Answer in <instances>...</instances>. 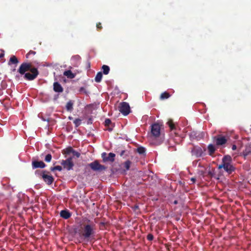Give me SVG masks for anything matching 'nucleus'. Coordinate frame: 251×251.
<instances>
[{
  "mask_svg": "<svg viewBox=\"0 0 251 251\" xmlns=\"http://www.w3.org/2000/svg\"><path fill=\"white\" fill-rule=\"evenodd\" d=\"M100 229H103L105 228V223L101 222L100 224Z\"/></svg>",
  "mask_w": 251,
  "mask_h": 251,
  "instance_id": "35",
  "label": "nucleus"
},
{
  "mask_svg": "<svg viewBox=\"0 0 251 251\" xmlns=\"http://www.w3.org/2000/svg\"><path fill=\"white\" fill-rule=\"evenodd\" d=\"M192 155H194L197 157H200L203 153L202 150L199 147H194L191 150Z\"/></svg>",
  "mask_w": 251,
  "mask_h": 251,
  "instance_id": "12",
  "label": "nucleus"
},
{
  "mask_svg": "<svg viewBox=\"0 0 251 251\" xmlns=\"http://www.w3.org/2000/svg\"><path fill=\"white\" fill-rule=\"evenodd\" d=\"M81 228L84 232L82 235H92L96 229L95 222L86 219L81 225Z\"/></svg>",
  "mask_w": 251,
  "mask_h": 251,
  "instance_id": "2",
  "label": "nucleus"
},
{
  "mask_svg": "<svg viewBox=\"0 0 251 251\" xmlns=\"http://www.w3.org/2000/svg\"><path fill=\"white\" fill-rule=\"evenodd\" d=\"M137 151V152L140 154H144L145 152V149L144 147H142L138 148Z\"/></svg>",
  "mask_w": 251,
  "mask_h": 251,
  "instance_id": "29",
  "label": "nucleus"
},
{
  "mask_svg": "<svg viewBox=\"0 0 251 251\" xmlns=\"http://www.w3.org/2000/svg\"><path fill=\"white\" fill-rule=\"evenodd\" d=\"M79 92H83L85 94L87 93L86 92V91L85 90V89L84 88V87H81L80 89H79Z\"/></svg>",
  "mask_w": 251,
  "mask_h": 251,
  "instance_id": "38",
  "label": "nucleus"
},
{
  "mask_svg": "<svg viewBox=\"0 0 251 251\" xmlns=\"http://www.w3.org/2000/svg\"><path fill=\"white\" fill-rule=\"evenodd\" d=\"M174 203L176 204L177 203V201H175L174 202Z\"/></svg>",
  "mask_w": 251,
  "mask_h": 251,
  "instance_id": "47",
  "label": "nucleus"
},
{
  "mask_svg": "<svg viewBox=\"0 0 251 251\" xmlns=\"http://www.w3.org/2000/svg\"><path fill=\"white\" fill-rule=\"evenodd\" d=\"M162 125L158 123H154L151 125V137L154 139L159 138L157 144H160L164 139V134L161 132V128Z\"/></svg>",
  "mask_w": 251,
  "mask_h": 251,
  "instance_id": "4",
  "label": "nucleus"
},
{
  "mask_svg": "<svg viewBox=\"0 0 251 251\" xmlns=\"http://www.w3.org/2000/svg\"><path fill=\"white\" fill-rule=\"evenodd\" d=\"M3 56H4V54H0V58L2 57Z\"/></svg>",
  "mask_w": 251,
  "mask_h": 251,
  "instance_id": "46",
  "label": "nucleus"
},
{
  "mask_svg": "<svg viewBox=\"0 0 251 251\" xmlns=\"http://www.w3.org/2000/svg\"><path fill=\"white\" fill-rule=\"evenodd\" d=\"M88 165L94 171L100 172L106 169V167L100 164L98 160H95Z\"/></svg>",
  "mask_w": 251,
  "mask_h": 251,
  "instance_id": "8",
  "label": "nucleus"
},
{
  "mask_svg": "<svg viewBox=\"0 0 251 251\" xmlns=\"http://www.w3.org/2000/svg\"><path fill=\"white\" fill-rule=\"evenodd\" d=\"M61 164L63 166L64 169L67 171L73 170L74 166V163L73 161V158L70 157L66 160H62L61 162Z\"/></svg>",
  "mask_w": 251,
  "mask_h": 251,
  "instance_id": "6",
  "label": "nucleus"
},
{
  "mask_svg": "<svg viewBox=\"0 0 251 251\" xmlns=\"http://www.w3.org/2000/svg\"><path fill=\"white\" fill-rule=\"evenodd\" d=\"M62 168L60 166H56L55 167H51L50 168V170L52 172H54L56 170L61 171H62Z\"/></svg>",
  "mask_w": 251,
  "mask_h": 251,
  "instance_id": "27",
  "label": "nucleus"
},
{
  "mask_svg": "<svg viewBox=\"0 0 251 251\" xmlns=\"http://www.w3.org/2000/svg\"><path fill=\"white\" fill-rule=\"evenodd\" d=\"M52 156L51 154H48L46 155L45 158V161L47 162H50L51 160Z\"/></svg>",
  "mask_w": 251,
  "mask_h": 251,
  "instance_id": "28",
  "label": "nucleus"
},
{
  "mask_svg": "<svg viewBox=\"0 0 251 251\" xmlns=\"http://www.w3.org/2000/svg\"><path fill=\"white\" fill-rule=\"evenodd\" d=\"M102 77V74L101 72H98L95 78V80L97 82H100Z\"/></svg>",
  "mask_w": 251,
  "mask_h": 251,
  "instance_id": "20",
  "label": "nucleus"
},
{
  "mask_svg": "<svg viewBox=\"0 0 251 251\" xmlns=\"http://www.w3.org/2000/svg\"><path fill=\"white\" fill-rule=\"evenodd\" d=\"M35 174L40 175L44 181L48 185L51 184L54 181L53 177L51 175H50L49 172L46 170L42 172L37 170L35 171Z\"/></svg>",
  "mask_w": 251,
  "mask_h": 251,
  "instance_id": "5",
  "label": "nucleus"
},
{
  "mask_svg": "<svg viewBox=\"0 0 251 251\" xmlns=\"http://www.w3.org/2000/svg\"><path fill=\"white\" fill-rule=\"evenodd\" d=\"M208 154L212 155L215 151L216 149L215 146L212 144H209L207 147Z\"/></svg>",
  "mask_w": 251,
  "mask_h": 251,
  "instance_id": "15",
  "label": "nucleus"
},
{
  "mask_svg": "<svg viewBox=\"0 0 251 251\" xmlns=\"http://www.w3.org/2000/svg\"><path fill=\"white\" fill-rule=\"evenodd\" d=\"M32 168L33 169L37 168H44L46 167V165L42 161L33 160L32 161Z\"/></svg>",
  "mask_w": 251,
  "mask_h": 251,
  "instance_id": "11",
  "label": "nucleus"
},
{
  "mask_svg": "<svg viewBox=\"0 0 251 251\" xmlns=\"http://www.w3.org/2000/svg\"><path fill=\"white\" fill-rule=\"evenodd\" d=\"M111 124V121L109 119H105L104 124L106 126H109Z\"/></svg>",
  "mask_w": 251,
  "mask_h": 251,
  "instance_id": "31",
  "label": "nucleus"
},
{
  "mask_svg": "<svg viewBox=\"0 0 251 251\" xmlns=\"http://www.w3.org/2000/svg\"><path fill=\"white\" fill-rule=\"evenodd\" d=\"M74 123L75 124V126L77 127L81 124V120L79 119H76L74 120Z\"/></svg>",
  "mask_w": 251,
  "mask_h": 251,
  "instance_id": "30",
  "label": "nucleus"
},
{
  "mask_svg": "<svg viewBox=\"0 0 251 251\" xmlns=\"http://www.w3.org/2000/svg\"><path fill=\"white\" fill-rule=\"evenodd\" d=\"M108 130L109 131H111L112 130V127H108Z\"/></svg>",
  "mask_w": 251,
  "mask_h": 251,
  "instance_id": "44",
  "label": "nucleus"
},
{
  "mask_svg": "<svg viewBox=\"0 0 251 251\" xmlns=\"http://www.w3.org/2000/svg\"><path fill=\"white\" fill-rule=\"evenodd\" d=\"M148 235L151 236V235H152L151 234H148Z\"/></svg>",
  "mask_w": 251,
  "mask_h": 251,
  "instance_id": "48",
  "label": "nucleus"
},
{
  "mask_svg": "<svg viewBox=\"0 0 251 251\" xmlns=\"http://www.w3.org/2000/svg\"><path fill=\"white\" fill-rule=\"evenodd\" d=\"M125 152H126V151H125V150H123V151H122L120 152V155L121 156H123L124 155V154H125Z\"/></svg>",
  "mask_w": 251,
  "mask_h": 251,
  "instance_id": "39",
  "label": "nucleus"
},
{
  "mask_svg": "<svg viewBox=\"0 0 251 251\" xmlns=\"http://www.w3.org/2000/svg\"><path fill=\"white\" fill-rule=\"evenodd\" d=\"M80 58V57L78 55L73 56L72 57V59H75V60H79Z\"/></svg>",
  "mask_w": 251,
  "mask_h": 251,
  "instance_id": "37",
  "label": "nucleus"
},
{
  "mask_svg": "<svg viewBox=\"0 0 251 251\" xmlns=\"http://www.w3.org/2000/svg\"><path fill=\"white\" fill-rule=\"evenodd\" d=\"M16 78L18 77V75H16Z\"/></svg>",
  "mask_w": 251,
  "mask_h": 251,
  "instance_id": "49",
  "label": "nucleus"
},
{
  "mask_svg": "<svg viewBox=\"0 0 251 251\" xmlns=\"http://www.w3.org/2000/svg\"><path fill=\"white\" fill-rule=\"evenodd\" d=\"M147 239L150 241H152L153 239V237L154 236H147Z\"/></svg>",
  "mask_w": 251,
  "mask_h": 251,
  "instance_id": "40",
  "label": "nucleus"
},
{
  "mask_svg": "<svg viewBox=\"0 0 251 251\" xmlns=\"http://www.w3.org/2000/svg\"><path fill=\"white\" fill-rule=\"evenodd\" d=\"M223 168L229 175L235 170V168L232 164V159L230 155H225L222 159V162L218 166V169Z\"/></svg>",
  "mask_w": 251,
  "mask_h": 251,
  "instance_id": "3",
  "label": "nucleus"
},
{
  "mask_svg": "<svg viewBox=\"0 0 251 251\" xmlns=\"http://www.w3.org/2000/svg\"><path fill=\"white\" fill-rule=\"evenodd\" d=\"M131 164V162L130 161L126 160L122 164L124 166V168H125V169H126L124 170V172H125L126 171H127L129 169Z\"/></svg>",
  "mask_w": 251,
  "mask_h": 251,
  "instance_id": "19",
  "label": "nucleus"
},
{
  "mask_svg": "<svg viewBox=\"0 0 251 251\" xmlns=\"http://www.w3.org/2000/svg\"><path fill=\"white\" fill-rule=\"evenodd\" d=\"M247 152H248V153H251V150H248V151H247Z\"/></svg>",
  "mask_w": 251,
  "mask_h": 251,
  "instance_id": "45",
  "label": "nucleus"
},
{
  "mask_svg": "<svg viewBox=\"0 0 251 251\" xmlns=\"http://www.w3.org/2000/svg\"><path fill=\"white\" fill-rule=\"evenodd\" d=\"M19 63V61L15 55H12L8 62V65H11L12 64H17Z\"/></svg>",
  "mask_w": 251,
  "mask_h": 251,
  "instance_id": "18",
  "label": "nucleus"
},
{
  "mask_svg": "<svg viewBox=\"0 0 251 251\" xmlns=\"http://www.w3.org/2000/svg\"><path fill=\"white\" fill-rule=\"evenodd\" d=\"M169 126L170 127L171 130H174L175 129V125L173 123V122L172 120H170L167 123Z\"/></svg>",
  "mask_w": 251,
  "mask_h": 251,
  "instance_id": "26",
  "label": "nucleus"
},
{
  "mask_svg": "<svg viewBox=\"0 0 251 251\" xmlns=\"http://www.w3.org/2000/svg\"><path fill=\"white\" fill-rule=\"evenodd\" d=\"M190 180L193 183H194L196 181V178L194 177H192Z\"/></svg>",
  "mask_w": 251,
  "mask_h": 251,
  "instance_id": "43",
  "label": "nucleus"
},
{
  "mask_svg": "<svg viewBox=\"0 0 251 251\" xmlns=\"http://www.w3.org/2000/svg\"><path fill=\"white\" fill-rule=\"evenodd\" d=\"M72 153L73 154V155L74 156H75L77 157H79L80 155V154L79 152L75 151L74 150Z\"/></svg>",
  "mask_w": 251,
  "mask_h": 251,
  "instance_id": "34",
  "label": "nucleus"
},
{
  "mask_svg": "<svg viewBox=\"0 0 251 251\" xmlns=\"http://www.w3.org/2000/svg\"><path fill=\"white\" fill-rule=\"evenodd\" d=\"M74 103L72 100H69L66 104V108L69 112H72L73 110Z\"/></svg>",
  "mask_w": 251,
  "mask_h": 251,
  "instance_id": "17",
  "label": "nucleus"
},
{
  "mask_svg": "<svg viewBox=\"0 0 251 251\" xmlns=\"http://www.w3.org/2000/svg\"><path fill=\"white\" fill-rule=\"evenodd\" d=\"M213 139L217 146H223L227 142L226 137L222 134L217 135L213 137Z\"/></svg>",
  "mask_w": 251,
  "mask_h": 251,
  "instance_id": "9",
  "label": "nucleus"
},
{
  "mask_svg": "<svg viewBox=\"0 0 251 251\" xmlns=\"http://www.w3.org/2000/svg\"><path fill=\"white\" fill-rule=\"evenodd\" d=\"M237 149V147L235 145H233L232 146V150L233 151L236 150Z\"/></svg>",
  "mask_w": 251,
  "mask_h": 251,
  "instance_id": "41",
  "label": "nucleus"
},
{
  "mask_svg": "<svg viewBox=\"0 0 251 251\" xmlns=\"http://www.w3.org/2000/svg\"><path fill=\"white\" fill-rule=\"evenodd\" d=\"M170 97V95L168 93L165 92L161 94L160 99L161 100H164L169 98Z\"/></svg>",
  "mask_w": 251,
  "mask_h": 251,
  "instance_id": "23",
  "label": "nucleus"
},
{
  "mask_svg": "<svg viewBox=\"0 0 251 251\" xmlns=\"http://www.w3.org/2000/svg\"><path fill=\"white\" fill-rule=\"evenodd\" d=\"M97 28L98 30H100L102 29V26L100 23H98L97 24Z\"/></svg>",
  "mask_w": 251,
  "mask_h": 251,
  "instance_id": "36",
  "label": "nucleus"
},
{
  "mask_svg": "<svg viewBox=\"0 0 251 251\" xmlns=\"http://www.w3.org/2000/svg\"><path fill=\"white\" fill-rule=\"evenodd\" d=\"M18 72L24 75V78L26 80H34L39 74L37 68L33 67L31 62H23L20 65Z\"/></svg>",
  "mask_w": 251,
  "mask_h": 251,
  "instance_id": "1",
  "label": "nucleus"
},
{
  "mask_svg": "<svg viewBox=\"0 0 251 251\" xmlns=\"http://www.w3.org/2000/svg\"><path fill=\"white\" fill-rule=\"evenodd\" d=\"M115 154L113 153L110 152L108 153V156H107V153L106 152H103L101 154V157L102 158V160L103 162H113L115 160Z\"/></svg>",
  "mask_w": 251,
  "mask_h": 251,
  "instance_id": "10",
  "label": "nucleus"
},
{
  "mask_svg": "<svg viewBox=\"0 0 251 251\" xmlns=\"http://www.w3.org/2000/svg\"><path fill=\"white\" fill-rule=\"evenodd\" d=\"M36 52L33 50H30L25 55L26 58H29L30 55H35Z\"/></svg>",
  "mask_w": 251,
  "mask_h": 251,
  "instance_id": "32",
  "label": "nucleus"
},
{
  "mask_svg": "<svg viewBox=\"0 0 251 251\" xmlns=\"http://www.w3.org/2000/svg\"><path fill=\"white\" fill-rule=\"evenodd\" d=\"M60 217L64 219H68L72 215L71 213L67 209L62 210L60 213Z\"/></svg>",
  "mask_w": 251,
  "mask_h": 251,
  "instance_id": "13",
  "label": "nucleus"
},
{
  "mask_svg": "<svg viewBox=\"0 0 251 251\" xmlns=\"http://www.w3.org/2000/svg\"><path fill=\"white\" fill-rule=\"evenodd\" d=\"M92 236H78V240H82L83 242H88Z\"/></svg>",
  "mask_w": 251,
  "mask_h": 251,
  "instance_id": "24",
  "label": "nucleus"
},
{
  "mask_svg": "<svg viewBox=\"0 0 251 251\" xmlns=\"http://www.w3.org/2000/svg\"><path fill=\"white\" fill-rule=\"evenodd\" d=\"M75 237V236H62L61 237V239L62 242L66 243L69 241L73 240V238Z\"/></svg>",
  "mask_w": 251,
  "mask_h": 251,
  "instance_id": "21",
  "label": "nucleus"
},
{
  "mask_svg": "<svg viewBox=\"0 0 251 251\" xmlns=\"http://www.w3.org/2000/svg\"><path fill=\"white\" fill-rule=\"evenodd\" d=\"M73 151L74 149L72 147L67 148L64 151V154L66 155L69 154L71 153H73Z\"/></svg>",
  "mask_w": 251,
  "mask_h": 251,
  "instance_id": "25",
  "label": "nucleus"
},
{
  "mask_svg": "<svg viewBox=\"0 0 251 251\" xmlns=\"http://www.w3.org/2000/svg\"><path fill=\"white\" fill-rule=\"evenodd\" d=\"M102 69L103 70V73L104 75H107L109 73L110 68L107 65H103L102 67Z\"/></svg>",
  "mask_w": 251,
  "mask_h": 251,
  "instance_id": "22",
  "label": "nucleus"
},
{
  "mask_svg": "<svg viewBox=\"0 0 251 251\" xmlns=\"http://www.w3.org/2000/svg\"><path fill=\"white\" fill-rule=\"evenodd\" d=\"M119 110L124 115H127L130 112L129 104L126 102H121L119 104Z\"/></svg>",
  "mask_w": 251,
  "mask_h": 251,
  "instance_id": "7",
  "label": "nucleus"
},
{
  "mask_svg": "<svg viewBox=\"0 0 251 251\" xmlns=\"http://www.w3.org/2000/svg\"><path fill=\"white\" fill-rule=\"evenodd\" d=\"M73 241H74V242H75V243L83 242L82 240H78V236H75V237L73 238Z\"/></svg>",
  "mask_w": 251,
  "mask_h": 251,
  "instance_id": "33",
  "label": "nucleus"
},
{
  "mask_svg": "<svg viewBox=\"0 0 251 251\" xmlns=\"http://www.w3.org/2000/svg\"><path fill=\"white\" fill-rule=\"evenodd\" d=\"M133 208L134 209V210H136V209H139V206L137 205H135L133 207Z\"/></svg>",
  "mask_w": 251,
  "mask_h": 251,
  "instance_id": "42",
  "label": "nucleus"
},
{
  "mask_svg": "<svg viewBox=\"0 0 251 251\" xmlns=\"http://www.w3.org/2000/svg\"><path fill=\"white\" fill-rule=\"evenodd\" d=\"M63 75L66 76L69 78H74L75 77V75L72 73L71 70L66 71L64 72Z\"/></svg>",
  "mask_w": 251,
  "mask_h": 251,
  "instance_id": "16",
  "label": "nucleus"
},
{
  "mask_svg": "<svg viewBox=\"0 0 251 251\" xmlns=\"http://www.w3.org/2000/svg\"><path fill=\"white\" fill-rule=\"evenodd\" d=\"M53 90L56 92L60 93L63 91V89L58 82H55L53 83Z\"/></svg>",
  "mask_w": 251,
  "mask_h": 251,
  "instance_id": "14",
  "label": "nucleus"
}]
</instances>
